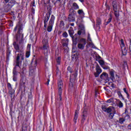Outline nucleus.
I'll list each match as a JSON object with an SVG mask.
<instances>
[{
  "label": "nucleus",
  "mask_w": 131,
  "mask_h": 131,
  "mask_svg": "<svg viewBox=\"0 0 131 131\" xmlns=\"http://www.w3.org/2000/svg\"><path fill=\"white\" fill-rule=\"evenodd\" d=\"M64 25L65 24L64 23V21L61 20L60 23V26H61V27H64Z\"/></svg>",
  "instance_id": "obj_39"
},
{
  "label": "nucleus",
  "mask_w": 131,
  "mask_h": 131,
  "mask_svg": "<svg viewBox=\"0 0 131 131\" xmlns=\"http://www.w3.org/2000/svg\"><path fill=\"white\" fill-rule=\"evenodd\" d=\"M42 43L43 45V47H41V50L44 51V55L46 57L48 56V52H49V50L50 49V46H49V42L48 41L47 38H43L42 41Z\"/></svg>",
  "instance_id": "obj_3"
},
{
  "label": "nucleus",
  "mask_w": 131,
  "mask_h": 131,
  "mask_svg": "<svg viewBox=\"0 0 131 131\" xmlns=\"http://www.w3.org/2000/svg\"><path fill=\"white\" fill-rule=\"evenodd\" d=\"M10 3H11V4H12V5H15L16 4L15 1H11Z\"/></svg>",
  "instance_id": "obj_55"
},
{
  "label": "nucleus",
  "mask_w": 131,
  "mask_h": 131,
  "mask_svg": "<svg viewBox=\"0 0 131 131\" xmlns=\"http://www.w3.org/2000/svg\"><path fill=\"white\" fill-rule=\"evenodd\" d=\"M73 9H74V10H78L79 6H78V5H77L76 3H74L73 4Z\"/></svg>",
  "instance_id": "obj_23"
},
{
  "label": "nucleus",
  "mask_w": 131,
  "mask_h": 131,
  "mask_svg": "<svg viewBox=\"0 0 131 131\" xmlns=\"http://www.w3.org/2000/svg\"><path fill=\"white\" fill-rule=\"evenodd\" d=\"M126 67H127V62H126V61H124L123 63V68L124 69H125Z\"/></svg>",
  "instance_id": "obj_36"
},
{
  "label": "nucleus",
  "mask_w": 131,
  "mask_h": 131,
  "mask_svg": "<svg viewBox=\"0 0 131 131\" xmlns=\"http://www.w3.org/2000/svg\"><path fill=\"white\" fill-rule=\"evenodd\" d=\"M73 39V43L74 45H76L77 43V42H76V40H77L78 39Z\"/></svg>",
  "instance_id": "obj_47"
},
{
  "label": "nucleus",
  "mask_w": 131,
  "mask_h": 131,
  "mask_svg": "<svg viewBox=\"0 0 131 131\" xmlns=\"http://www.w3.org/2000/svg\"><path fill=\"white\" fill-rule=\"evenodd\" d=\"M57 84L58 91V100L59 102H61L62 101V93L63 92V81L62 80H58Z\"/></svg>",
  "instance_id": "obj_4"
},
{
  "label": "nucleus",
  "mask_w": 131,
  "mask_h": 131,
  "mask_svg": "<svg viewBox=\"0 0 131 131\" xmlns=\"http://www.w3.org/2000/svg\"><path fill=\"white\" fill-rule=\"evenodd\" d=\"M96 72L94 73V75L95 77H99V75L102 73V69H101L100 66L98 63L96 64Z\"/></svg>",
  "instance_id": "obj_10"
},
{
  "label": "nucleus",
  "mask_w": 131,
  "mask_h": 131,
  "mask_svg": "<svg viewBox=\"0 0 131 131\" xmlns=\"http://www.w3.org/2000/svg\"><path fill=\"white\" fill-rule=\"evenodd\" d=\"M100 59H101V57H100V56H98V57L96 58V61H98V60H100Z\"/></svg>",
  "instance_id": "obj_59"
},
{
  "label": "nucleus",
  "mask_w": 131,
  "mask_h": 131,
  "mask_svg": "<svg viewBox=\"0 0 131 131\" xmlns=\"http://www.w3.org/2000/svg\"><path fill=\"white\" fill-rule=\"evenodd\" d=\"M120 48L121 50L122 51V54L123 56H126V54H127V50H128V48L127 47V46H125V45H124V42L123 41V39H121L120 40Z\"/></svg>",
  "instance_id": "obj_7"
},
{
  "label": "nucleus",
  "mask_w": 131,
  "mask_h": 131,
  "mask_svg": "<svg viewBox=\"0 0 131 131\" xmlns=\"http://www.w3.org/2000/svg\"><path fill=\"white\" fill-rule=\"evenodd\" d=\"M127 128L128 129H131V123H130L129 125H128Z\"/></svg>",
  "instance_id": "obj_52"
},
{
  "label": "nucleus",
  "mask_w": 131,
  "mask_h": 131,
  "mask_svg": "<svg viewBox=\"0 0 131 131\" xmlns=\"http://www.w3.org/2000/svg\"><path fill=\"white\" fill-rule=\"evenodd\" d=\"M56 73H57V74H58V73H59V69L58 68H57V69H56Z\"/></svg>",
  "instance_id": "obj_60"
},
{
  "label": "nucleus",
  "mask_w": 131,
  "mask_h": 131,
  "mask_svg": "<svg viewBox=\"0 0 131 131\" xmlns=\"http://www.w3.org/2000/svg\"><path fill=\"white\" fill-rule=\"evenodd\" d=\"M102 68H103V69H105V70H108V69H109V67H106V66H105V65L104 66H103V67H102Z\"/></svg>",
  "instance_id": "obj_48"
},
{
  "label": "nucleus",
  "mask_w": 131,
  "mask_h": 131,
  "mask_svg": "<svg viewBox=\"0 0 131 131\" xmlns=\"http://www.w3.org/2000/svg\"><path fill=\"white\" fill-rule=\"evenodd\" d=\"M47 25H48V21H45L44 20V28L47 29Z\"/></svg>",
  "instance_id": "obj_46"
},
{
  "label": "nucleus",
  "mask_w": 131,
  "mask_h": 131,
  "mask_svg": "<svg viewBox=\"0 0 131 131\" xmlns=\"http://www.w3.org/2000/svg\"><path fill=\"white\" fill-rule=\"evenodd\" d=\"M20 58L21 60H24V53H23V52L17 54L15 61L16 66H17V67H19V69H21V65L22 64V61H20Z\"/></svg>",
  "instance_id": "obj_6"
},
{
  "label": "nucleus",
  "mask_w": 131,
  "mask_h": 131,
  "mask_svg": "<svg viewBox=\"0 0 131 131\" xmlns=\"http://www.w3.org/2000/svg\"><path fill=\"white\" fill-rule=\"evenodd\" d=\"M13 31L14 32L17 31L16 34V39L18 42H13L14 48L17 53H23L24 52V46H23V43H24V41L23 40L24 35L22 33L23 32V25L20 23L17 24Z\"/></svg>",
  "instance_id": "obj_1"
},
{
  "label": "nucleus",
  "mask_w": 131,
  "mask_h": 131,
  "mask_svg": "<svg viewBox=\"0 0 131 131\" xmlns=\"http://www.w3.org/2000/svg\"><path fill=\"white\" fill-rule=\"evenodd\" d=\"M100 78L103 79V80H105V81H109V76L108 74L106 73H102V74L100 75Z\"/></svg>",
  "instance_id": "obj_13"
},
{
  "label": "nucleus",
  "mask_w": 131,
  "mask_h": 131,
  "mask_svg": "<svg viewBox=\"0 0 131 131\" xmlns=\"http://www.w3.org/2000/svg\"><path fill=\"white\" fill-rule=\"evenodd\" d=\"M87 39L88 41H92V38H91V35H90V33L88 34V37Z\"/></svg>",
  "instance_id": "obj_41"
},
{
  "label": "nucleus",
  "mask_w": 131,
  "mask_h": 131,
  "mask_svg": "<svg viewBox=\"0 0 131 131\" xmlns=\"http://www.w3.org/2000/svg\"><path fill=\"white\" fill-rule=\"evenodd\" d=\"M101 109L104 112H107V113H110V112H113V113H110L109 115V118H111V119H112L113 118V117L114 116V114L115 113V108L114 106H110L107 108V106L106 105H102Z\"/></svg>",
  "instance_id": "obj_2"
},
{
  "label": "nucleus",
  "mask_w": 131,
  "mask_h": 131,
  "mask_svg": "<svg viewBox=\"0 0 131 131\" xmlns=\"http://www.w3.org/2000/svg\"><path fill=\"white\" fill-rule=\"evenodd\" d=\"M85 45H86V39L81 38L79 40V43L78 44V48L79 50H83Z\"/></svg>",
  "instance_id": "obj_9"
},
{
  "label": "nucleus",
  "mask_w": 131,
  "mask_h": 131,
  "mask_svg": "<svg viewBox=\"0 0 131 131\" xmlns=\"http://www.w3.org/2000/svg\"><path fill=\"white\" fill-rule=\"evenodd\" d=\"M78 111L76 110L75 112V116L74 117V122H75V123H76V121L77 120V118L78 117Z\"/></svg>",
  "instance_id": "obj_20"
},
{
  "label": "nucleus",
  "mask_w": 131,
  "mask_h": 131,
  "mask_svg": "<svg viewBox=\"0 0 131 131\" xmlns=\"http://www.w3.org/2000/svg\"><path fill=\"white\" fill-rule=\"evenodd\" d=\"M110 78L113 81H114L115 77H114V70H112L110 71Z\"/></svg>",
  "instance_id": "obj_17"
},
{
  "label": "nucleus",
  "mask_w": 131,
  "mask_h": 131,
  "mask_svg": "<svg viewBox=\"0 0 131 131\" xmlns=\"http://www.w3.org/2000/svg\"><path fill=\"white\" fill-rule=\"evenodd\" d=\"M111 88H112V89H114V88H115V84H114V83H112L111 85Z\"/></svg>",
  "instance_id": "obj_49"
},
{
  "label": "nucleus",
  "mask_w": 131,
  "mask_h": 131,
  "mask_svg": "<svg viewBox=\"0 0 131 131\" xmlns=\"http://www.w3.org/2000/svg\"><path fill=\"white\" fill-rule=\"evenodd\" d=\"M53 2L54 3V5L55 6H61V4H62L61 3V0H53Z\"/></svg>",
  "instance_id": "obj_21"
},
{
  "label": "nucleus",
  "mask_w": 131,
  "mask_h": 131,
  "mask_svg": "<svg viewBox=\"0 0 131 131\" xmlns=\"http://www.w3.org/2000/svg\"><path fill=\"white\" fill-rule=\"evenodd\" d=\"M55 21V16L52 15L47 28V31L51 32L53 30V26H54V22Z\"/></svg>",
  "instance_id": "obj_8"
},
{
  "label": "nucleus",
  "mask_w": 131,
  "mask_h": 131,
  "mask_svg": "<svg viewBox=\"0 0 131 131\" xmlns=\"http://www.w3.org/2000/svg\"><path fill=\"white\" fill-rule=\"evenodd\" d=\"M124 121H125V120L123 118H120L119 120V122H120L121 124H122V123H123Z\"/></svg>",
  "instance_id": "obj_32"
},
{
  "label": "nucleus",
  "mask_w": 131,
  "mask_h": 131,
  "mask_svg": "<svg viewBox=\"0 0 131 131\" xmlns=\"http://www.w3.org/2000/svg\"><path fill=\"white\" fill-rule=\"evenodd\" d=\"M68 20L69 22H75V15H74V13H70L69 15Z\"/></svg>",
  "instance_id": "obj_14"
},
{
  "label": "nucleus",
  "mask_w": 131,
  "mask_h": 131,
  "mask_svg": "<svg viewBox=\"0 0 131 131\" xmlns=\"http://www.w3.org/2000/svg\"><path fill=\"white\" fill-rule=\"evenodd\" d=\"M17 67L15 66L14 67V68H13V81H17V76L18 75V72L17 71Z\"/></svg>",
  "instance_id": "obj_11"
},
{
  "label": "nucleus",
  "mask_w": 131,
  "mask_h": 131,
  "mask_svg": "<svg viewBox=\"0 0 131 131\" xmlns=\"http://www.w3.org/2000/svg\"><path fill=\"white\" fill-rule=\"evenodd\" d=\"M37 62L36 61H32L31 63V65L30 66V68H31L32 69H35V68L37 66Z\"/></svg>",
  "instance_id": "obj_19"
},
{
  "label": "nucleus",
  "mask_w": 131,
  "mask_h": 131,
  "mask_svg": "<svg viewBox=\"0 0 131 131\" xmlns=\"http://www.w3.org/2000/svg\"><path fill=\"white\" fill-rule=\"evenodd\" d=\"M7 89L9 95L10 96L11 100L12 102L15 100V90L12 88V85L9 82H7Z\"/></svg>",
  "instance_id": "obj_5"
},
{
  "label": "nucleus",
  "mask_w": 131,
  "mask_h": 131,
  "mask_svg": "<svg viewBox=\"0 0 131 131\" xmlns=\"http://www.w3.org/2000/svg\"><path fill=\"white\" fill-rule=\"evenodd\" d=\"M111 20H112V18H109L108 20L105 22L104 23L105 25H108V24H109V23L111 22Z\"/></svg>",
  "instance_id": "obj_35"
},
{
  "label": "nucleus",
  "mask_w": 131,
  "mask_h": 131,
  "mask_svg": "<svg viewBox=\"0 0 131 131\" xmlns=\"http://www.w3.org/2000/svg\"><path fill=\"white\" fill-rule=\"evenodd\" d=\"M11 50L10 49L8 48L7 50V58L9 59L10 57V56H11Z\"/></svg>",
  "instance_id": "obj_25"
},
{
  "label": "nucleus",
  "mask_w": 131,
  "mask_h": 131,
  "mask_svg": "<svg viewBox=\"0 0 131 131\" xmlns=\"http://www.w3.org/2000/svg\"><path fill=\"white\" fill-rule=\"evenodd\" d=\"M86 117H88V110L86 108H84L83 112V115L82 117L81 123L83 124L84 123V120L86 119Z\"/></svg>",
  "instance_id": "obj_12"
},
{
  "label": "nucleus",
  "mask_w": 131,
  "mask_h": 131,
  "mask_svg": "<svg viewBox=\"0 0 131 131\" xmlns=\"http://www.w3.org/2000/svg\"><path fill=\"white\" fill-rule=\"evenodd\" d=\"M78 14H79V15H84V12H83V10L80 9L78 11Z\"/></svg>",
  "instance_id": "obj_33"
},
{
  "label": "nucleus",
  "mask_w": 131,
  "mask_h": 131,
  "mask_svg": "<svg viewBox=\"0 0 131 131\" xmlns=\"http://www.w3.org/2000/svg\"><path fill=\"white\" fill-rule=\"evenodd\" d=\"M68 70L70 72V73H72V69L70 67H68Z\"/></svg>",
  "instance_id": "obj_44"
},
{
  "label": "nucleus",
  "mask_w": 131,
  "mask_h": 131,
  "mask_svg": "<svg viewBox=\"0 0 131 131\" xmlns=\"http://www.w3.org/2000/svg\"><path fill=\"white\" fill-rule=\"evenodd\" d=\"M22 131H27L26 127L23 126Z\"/></svg>",
  "instance_id": "obj_51"
},
{
  "label": "nucleus",
  "mask_w": 131,
  "mask_h": 131,
  "mask_svg": "<svg viewBox=\"0 0 131 131\" xmlns=\"http://www.w3.org/2000/svg\"><path fill=\"white\" fill-rule=\"evenodd\" d=\"M34 69L30 68V70L29 72V75L30 76H33L34 75Z\"/></svg>",
  "instance_id": "obj_24"
},
{
  "label": "nucleus",
  "mask_w": 131,
  "mask_h": 131,
  "mask_svg": "<svg viewBox=\"0 0 131 131\" xmlns=\"http://www.w3.org/2000/svg\"><path fill=\"white\" fill-rule=\"evenodd\" d=\"M116 78L117 79V81H120V80H121V78L117 75H116Z\"/></svg>",
  "instance_id": "obj_38"
},
{
  "label": "nucleus",
  "mask_w": 131,
  "mask_h": 131,
  "mask_svg": "<svg viewBox=\"0 0 131 131\" xmlns=\"http://www.w3.org/2000/svg\"><path fill=\"white\" fill-rule=\"evenodd\" d=\"M117 101L116 102V105L119 107V108H122L123 107V103L119 99H116Z\"/></svg>",
  "instance_id": "obj_16"
},
{
  "label": "nucleus",
  "mask_w": 131,
  "mask_h": 131,
  "mask_svg": "<svg viewBox=\"0 0 131 131\" xmlns=\"http://www.w3.org/2000/svg\"><path fill=\"white\" fill-rule=\"evenodd\" d=\"M35 10L34 9V8H32V14H34Z\"/></svg>",
  "instance_id": "obj_53"
},
{
  "label": "nucleus",
  "mask_w": 131,
  "mask_h": 131,
  "mask_svg": "<svg viewBox=\"0 0 131 131\" xmlns=\"http://www.w3.org/2000/svg\"><path fill=\"white\" fill-rule=\"evenodd\" d=\"M78 34H75L74 36H72V39H78Z\"/></svg>",
  "instance_id": "obj_31"
},
{
  "label": "nucleus",
  "mask_w": 131,
  "mask_h": 131,
  "mask_svg": "<svg viewBox=\"0 0 131 131\" xmlns=\"http://www.w3.org/2000/svg\"><path fill=\"white\" fill-rule=\"evenodd\" d=\"M10 0H4V4H8Z\"/></svg>",
  "instance_id": "obj_50"
},
{
  "label": "nucleus",
  "mask_w": 131,
  "mask_h": 131,
  "mask_svg": "<svg viewBox=\"0 0 131 131\" xmlns=\"http://www.w3.org/2000/svg\"><path fill=\"white\" fill-rule=\"evenodd\" d=\"M32 7H35V2H33L32 3Z\"/></svg>",
  "instance_id": "obj_56"
},
{
  "label": "nucleus",
  "mask_w": 131,
  "mask_h": 131,
  "mask_svg": "<svg viewBox=\"0 0 131 131\" xmlns=\"http://www.w3.org/2000/svg\"><path fill=\"white\" fill-rule=\"evenodd\" d=\"M115 17L117 18V20H118V17L119 16V13L118 12H116V11H115Z\"/></svg>",
  "instance_id": "obj_42"
},
{
  "label": "nucleus",
  "mask_w": 131,
  "mask_h": 131,
  "mask_svg": "<svg viewBox=\"0 0 131 131\" xmlns=\"http://www.w3.org/2000/svg\"><path fill=\"white\" fill-rule=\"evenodd\" d=\"M56 62L57 65H60V64H61V57L59 56L56 58Z\"/></svg>",
  "instance_id": "obj_27"
},
{
  "label": "nucleus",
  "mask_w": 131,
  "mask_h": 131,
  "mask_svg": "<svg viewBox=\"0 0 131 131\" xmlns=\"http://www.w3.org/2000/svg\"><path fill=\"white\" fill-rule=\"evenodd\" d=\"M113 10H114V12H115V7L114 5V3H113Z\"/></svg>",
  "instance_id": "obj_57"
},
{
  "label": "nucleus",
  "mask_w": 131,
  "mask_h": 131,
  "mask_svg": "<svg viewBox=\"0 0 131 131\" xmlns=\"http://www.w3.org/2000/svg\"><path fill=\"white\" fill-rule=\"evenodd\" d=\"M79 2H80L81 3H83V2H84V1L83 0H79Z\"/></svg>",
  "instance_id": "obj_63"
},
{
  "label": "nucleus",
  "mask_w": 131,
  "mask_h": 131,
  "mask_svg": "<svg viewBox=\"0 0 131 131\" xmlns=\"http://www.w3.org/2000/svg\"><path fill=\"white\" fill-rule=\"evenodd\" d=\"M62 46L65 47L66 49H68V42L69 41V39H63L62 40Z\"/></svg>",
  "instance_id": "obj_15"
},
{
  "label": "nucleus",
  "mask_w": 131,
  "mask_h": 131,
  "mask_svg": "<svg viewBox=\"0 0 131 131\" xmlns=\"http://www.w3.org/2000/svg\"><path fill=\"white\" fill-rule=\"evenodd\" d=\"M129 42H130V45L131 46V39H129Z\"/></svg>",
  "instance_id": "obj_64"
},
{
  "label": "nucleus",
  "mask_w": 131,
  "mask_h": 131,
  "mask_svg": "<svg viewBox=\"0 0 131 131\" xmlns=\"http://www.w3.org/2000/svg\"><path fill=\"white\" fill-rule=\"evenodd\" d=\"M3 34V30L0 29V35Z\"/></svg>",
  "instance_id": "obj_61"
},
{
  "label": "nucleus",
  "mask_w": 131,
  "mask_h": 131,
  "mask_svg": "<svg viewBox=\"0 0 131 131\" xmlns=\"http://www.w3.org/2000/svg\"><path fill=\"white\" fill-rule=\"evenodd\" d=\"M62 36H63V37H67L68 36V34H67V33L65 32L62 34Z\"/></svg>",
  "instance_id": "obj_43"
},
{
  "label": "nucleus",
  "mask_w": 131,
  "mask_h": 131,
  "mask_svg": "<svg viewBox=\"0 0 131 131\" xmlns=\"http://www.w3.org/2000/svg\"><path fill=\"white\" fill-rule=\"evenodd\" d=\"M71 26H74V23L70 24Z\"/></svg>",
  "instance_id": "obj_62"
},
{
  "label": "nucleus",
  "mask_w": 131,
  "mask_h": 131,
  "mask_svg": "<svg viewBox=\"0 0 131 131\" xmlns=\"http://www.w3.org/2000/svg\"><path fill=\"white\" fill-rule=\"evenodd\" d=\"M96 22H97V27H98V28H100V25L101 24V22L102 21L101 20V18H97V20H96Z\"/></svg>",
  "instance_id": "obj_22"
},
{
  "label": "nucleus",
  "mask_w": 131,
  "mask_h": 131,
  "mask_svg": "<svg viewBox=\"0 0 131 131\" xmlns=\"http://www.w3.org/2000/svg\"><path fill=\"white\" fill-rule=\"evenodd\" d=\"M20 85L23 86V88H24V89H25L26 88V86H25V82H24L20 83Z\"/></svg>",
  "instance_id": "obj_45"
},
{
  "label": "nucleus",
  "mask_w": 131,
  "mask_h": 131,
  "mask_svg": "<svg viewBox=\"0 0 131 131\" xmlns=\"http://www.w3.org/2000/svg\"><path fill=\"white\" fill-rule=\"evenodd\" d=\"M31 48V45L28 44L27 47V50L28 51H30Z\"/></svg>",
  "instance_id": "obj_40"
},
{
  "label": "nucleus",
  "mask_w": 131,
  "mask_h": 131,
  "mask_svg": "<svg viewBox=\"0 0 131 131\" xmlns=\"http://www.w3.org/2000/svg\"><path fill=\"white\" fill-rule=\"evenodd\" d=\"M30 56V51H27L26 53V58H29Z\"/></svg>",
  "instance_id": "obj_37"
},
{
  "label": "nucleus",
  "mask_w": 131,
  "mask_h": 131,
  "mask_svg": "<svg viewBox=\"0 0 131 131\" xmlns=\"http://www.w3.org/2000/svg\"><path fill=\"white\" fill-rule=\"evenodd\" d=\"M117 93L120 99L122 98L123 100H124V98H123V96H122V94H121V93L120 92V91H118Z\"/></svg>",
  "instance_id": "obj_30"
},
{
  "label": "nucleus",
  "mask_w": 131,
  "mask_h": 131,
  "mask_svg": "<svg viewBox=\"0 0 131 131\" xmlns=\"http://www.w3.org/2000/svg\"><path fill=\"white\" fill-rule=\"evenodd\" d=\"M123 91H124V93H125V94H126L127 98L129 99V94H128V93H127V91H126V89L124 88Z\"/></svg>",
  "instance_id": "obj_34"
},
{
  "label": "nucleus",
  "mask_w": 131,
  "mask_h": 131,
  "mask_svg": "<svg viewBox=\"0 0 131 131\" xmlns=\"http://www.w3.org/2000/svg\"><path fill=\"white\" fill-rule=\"evenodd\" d=\"M68 31H69L70 36H71V37H72V36H73V34L74 33V31L73 30H69Z\"/></svg>",
  "instance_id": "obj_28"
},
{
  "label": "nucleus",
  "mask_w": 131,
  "mask_h": 131,
  "mask_svg": "<svg viewBox=\"0 0 131 131\" xmlns=\"http://www.w3.org/2000/svg\"><path fill=\"white\" fill-rule=\"evenodd\" d=\"M49 83H50V79H48V81L46 83V84H47V85H49Z\"/></svg>",
  "instance_id": "obj_54"
},
{
  "label": "nucleus",
  "mask_w": 131,
  "mask_h": 131,
  "mask_svg": "<svg viewBox=\"0 0 131 131\" xmlns=\"http://www.w3.org/2000/svg\"><path fill=\"white\" fill-rule=\"evenodd\" d=\"M51 14H52V12L50 11L47 12L45 17L44 21L46 22H48V21H49V19H50V17L51 16Z\"/></svg>",
  "instance_id": "obj_18"
},
{
  "label": "nucleus",
  "mask_w": 131,
  "mask_h": 131,
  "mask_svg": "<svg viewBox=\"0 0 131 131\" xmlns=\"http://www.w3.org/2000/svg\"><path fill=\"white\" fill-rule=\"evenodd\" d=\"M78 35H81V31H79L78 32V34H77Z\"/></svg>",
  "instance_id": "obj_58"
},
{
  "label": "nucleus",
  "mask_w": 131,
  "mask_h": 131,
  "mask_svg": "<svg viewBox=\"0 0 131 131\" xmlns=\"http://www.w3.org/2000/svg\"><path fill=\"white\" fill-rule=\"evenodd\" d=\"M106 103H113V104H112V105H115L114 103V98H111L106 101Z\"/></svg>",
  "instance_id": "obj_26"
},
{
  "label": "nucleus",
  "mask_w": 131,
  "mask_h": 131,
  "mask_svg": "<svg viewBox=\"0 0 131 131\" xmlns=\"http://www.w3.org/2000/svg\"><path fill=\"white\" fill-rule=\"evenodd\" d=\"M101 67H103L104 65H105V62H104V61L102 60H99L98 61Z\"/></svg>",
  "instance_id": "obj_29"
}]
</instances>
